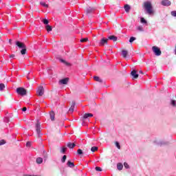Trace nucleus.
Here are the masks:
<instances>
[{"label": "nucleus", "instance_id": "obj_21", "mask_svg": "<svg viewBox=\"0 0 176 176\" xmlns=\"http://www.w3.org/2000/svg\"><path fill=\"white\" fill-rule=\"evenodd\" d=\"M45 30L47 31V32H50V31L53 30V28L50 25H46Z\"/></svg>", "mask_w": 176, "mask_h": 176}, {"label": "nucleus", "instance_id": "obj_30", "mask_svg": "<svg viewBox=\"0 0 176 176\" xmlns=\"http://www.w3.org/2000/svg\"><path fill=\"white\" fill-rule=\"evenodd\" d=\"M66 160H67V155H65L63 156V157H62V159H61V162H62L63 163H65V161H66Z\"/></svg>", "mask_w": 176, "mask_h": 176}, {"label": "nucleus", "instance_id": "obj_18", "mask_svg": "<svg viewBox=\"0 0 176 176\" xmlns=\"http://www.w3.org/2000/svg\"><path fill=\"white\" fill-rule=\"evenodd\" d=\"M67 146H68L70 149H74V146H76V144H75V143L69 142V143H67Z\"/></svg>", "mask_w": 176, "mask_h": 176}, {"label": "nucleus", "instance_id": "obj_50", "mask_svg": "<svg viewBox=\"0 0 176 176\" xmlns=\"http://www.w3.org/2000/svg\"><path fill=\"white\" fill-rule=\"evenodd\" d=\"M139 72L140 74H143L142 71H140Z\"/></svg>", "mask_w": 176, "mask_h": 176}, {"label": "nucleus", "instance_id": "obj_47", "mask_svg": "<svg viewBox=\"0 0 176 176\" xmlns=\"http://www.w3.org/2000/svg\"><path fill=\"white\" fill-rule=\"evenodd\" d=\"M10 58H14V54H12L10 56Z\"/></svg>", "mask_w": 176, "mask_h": 176}, {"label": "nucleus", "instance_id": "obj_5", "mask_svg": "<svg viewBox=\"0 0 176 176\" xmlns=\"http://www.w3.org/2000/svg\"><path fill=\"white\" fill-rule=\"evenodd\" d=\"M16 93L19 94V96H25L27 94V90L23 87H19L16 89Z\"/></svg>", "mask_w": 176, "mask_h": 176}, {"label": "nucleus", "instance_id": "obj_1", "mask_svg": "<svg viewBox=\"0 0 176 176\" xmlns=\"http://www.w3.org/2000/svg\"><path fill=\"white\" fill-rule=\"evenodd\" d=\"M144 8L147 14H149L150 16L154 14L155 12L153 11V7L152 6V3H151V1H145L144 3Z\"/></svg>", "mask_w": 176, "mask_h": 176}, {"label": "nucleus", "instance_id": "obj_22", "mask_svg": "<svg viewBox=\"0 0 176 176\" xmlns=\"http://www.w3.org/2000/svg\"><path fill=\"white\" fill-rule=\"evenodd\" d=\"M60 63H63V64H65L67 67H71V63L65 61L64 59H60Z\"/></svg>", "mask_w": 176, "mask_h": 176}, {"label": "nucleus", "instance_id": "obj_41", "mask_svg": "<svg viewBox=\"0 0 176 176\" xmlns=\"http://www.w3.org/2000/svg\"><path fill=\"white\" fill-rule=\"evenodd\" d=\"M124 166L126 168H130V166H129V164H127V162H124Z\"/></svg>", "mask_w": 176, "mask_h": 176}, {"label": "nucleus", "instance_id": "obj_9", "mask_svg": "<svg viewBox=\"0 0 176 176\" xmlns=\"http://www.w3.org/2000/svg\"><path fill=\"white\" fill-rule=\"evenodd\" d=\"M161 5L163 6H170L171 5V1L169 0H162L161 2Z\"/></svg>", "mask_w": 176, "mask_h": 176}, {"label": "nucleus", "instance_id": "obj_20", "mask_svg": "<svg viewBox=\"0 0 176 176\" xmlns=\"http://www.w3.org/2000/svg\"><path fill=\"white\" fill-rule=\"evenodd\" d=\"M124 9L125 12H130V9H131V8L129 6V4H126L124 6Z\"/></svg>", "mask_w": 176, "mask_h": 176}, {"label": "nucleus", "instance_id": "obj_6", "mask_svg": "<svg viewBox=\"0 0 176 176\" xmlns=\"http://www.w3.org/2000/svg\"><path fill=\"white\" fill-rule=\"evenodd\" d=\"M154 144L155 145H158L159 146H162V145H167L168 142H167L165 140H155L153 141Z\"/></svg>", "mask_w": 176, "mask_h": 176}, {"label": "nucleus", "instance_id": "obj_42", "mask_svg": "<svg viewBox=\"0 0 176 176\" xmlns=\"http://www.w3.org/2000/svg\"><path fill=\"white\" fill-rule=\"evenodd\" d=\"M4 122H5L6 123H9L10 119L8 118V117H6V118H4Z\"/></svg>", "mask_w": 176, "mask_h": 176}, {"label": "nucleus", "instance_id": "obj_44", "mask_svg": "<svg viewBox=\"0 0 176 176\" xmlns=\"http://www.w3.org/2000/svg\"><path fill=\"white\" fill-rule=\"evenodd\" d=\"M26 146H27L28 148L31 147V142H28L26 143Z\"/></svg>", "mask_w": 176, "mask_h": 176}, {"label": "nucleus", "instance_id": "obj_8", "mask_svg": "<svg viewBox=\"0 0 176 176\" xmlns=\"http://www.w3.org/2000/svg\"><path fill=\"white\" fill-rule=\"evenodd\" d=\"M43 93H45V89H43V87H39L37 90L38 96H43Z\"/></svg>", "mask_w": 176, "mask_h": 176}, {"label": "nucleus", "instance_id": "obj_23", "mask_svg": "<svg viewBox=\"0 0 176 176\" xmlns=\"http://www.w3.org/2000/svg\"><path fill=\"white\" fill-rule=\"evenodd\" d=\"M127 54H128V52L126 50H123L122 51V57H124V58H126V57H127Z\"/></svg>", "mask_w": 176, "mask_h": 176}, {"label": "nucleus", "instance_id": "obj_25", "mask_svg": "<svg viewBox=\"0 0 176 176\" xmlns=\"http://www.w3.org/2000/svg\"><path fill=\"white\" fill-rule=\"evenodd\" d=\"M140 23H142V24H148V21H146L144 17L140 18Z\"/></svg>", "mask_w": 176, "mask_h": 176}, {"label": "nucleus", "instance_id": "obj_39", "mask_svg": "<svg viewBox=\"0 0 176 176\" xmlns=\"http://www.w3.org/2000/svg\"><path fill=\"white\" fill-rule=\"evenodd\" d=\"M95 170H96V171H102V168H101L100 166H96V167L95 168Z\"/></svg>", "mask_w": 176, "mask_h": 176}, {"label": "nucleus", "instance_id": "obj_29", "mask_svg": "<svg viewBox=\"0 0 176 176\" xmlns=\"http://www.w3.org/2000/svg\"><path fill=\"white\" fill-rule=\"evenodd\" d=\"M91 152H96V151H98V147L97 146H93L91 148Z\"/></svg>", "mask_w": 176, "mask_h": 176}, {"label": "nucleus", "instance_id": "obj_11", "mask_svg": "<svg viewBox=\"0 0 176 176\" xmlns=\"http://www.w3.org/2000/svg\"><path fill=\"white\" fill-rule=\"evenodd\" d=\"M68 78H65L63 79L60 80L59 83H60V85H67L68 83Z\"/></svg>", "mask_w": 176, "mask_h": 176}, {"label": "nucleus", "instance_id": "obj_14", "mask_svg": "<svg viewBox=\"0 0 176 176\" xmlns=\"http://www.w3.org/2000/svg\"><path fill=\"white\" fill-rule=\"evenodd\" d=\"M87 14H90V13H93L94 12V8L91 7H89L87 8Z\"/></svg>", "mask_w": 176, "mask_h": 176}, {"label": "nucleus", "instance_id": "obj_7", "mask_svg": "<svg viewBox=\"0 0 176 176\" xmlns=\"http://www.w3.org/2000/svg\"><path fill=\"white\" fill-rule=\"evenodd\" d=\"M105 45H108V38H102L99 42V45L105 46Z\"/></svg>", "mask_w": 176, "mask_h": 176}, {"label": "nucleus", "instance_id": "obj_48", "mask_svg": "<svg viewBox=\"0 0 176 176\" xmlns=\"http://www.w3.org/2000/svg\"><path fill=\"white\" fill-rule=\"evenodd\" d=\"M9 43H10V45H12V39L9 40Z\"/></svg>", "mask_w": 176, "mask_h": 176}, {"label": "nucleus", "instance_id": "obj_35", "mask_svg": "<svg viewBox=\"0 0 176 176\" xmlns=\"http://www.w3.org/2000/svg\"><path fill=\"white\" fill-rule=\"evenodd\" d=\"M77 153H78V155H83V151H82V149L79 148L77 151Z\"/></svg>", "mask_w": 176, "mask_h": 176}, {"label": "nucleus", "instance_id": "obj_10", "mask_svg": "<svg viewBox=\"0 0 176 176\" xmlns=\"http://www.w3.org/2000/svg\"><path fill=\"white\" fill-rule=\"evenodd\" d=\"M108 41H113V42H116L118 41V37L114 35L109 36L107 38Z\"/></svg>", "mask_w": 176, "mask_h": 176}, {"label": "nucleus", "instance_id": "obj_28", "mask_svg": "<svg viewBox=\"0 0 176 176\" xmlns=\"http://www.w3.org/2000/svg\"><path fill=\"white\" fill-rule=\"evenodd\" d=\"M65 152H67V147H62L61 150H60V153L65 154Z\"/></svg>", "mask_w": 176, "mask_h": 176}, {"label": "nucleus", "instance_id": "obj_26", "mask_svg": "<svg viewBox=\"0 0 176 176\" xmlns=\"http://www.w3.org/2000/svg\"><path fill=\"white\" fill-rule=\"evenodd\" d=\"M137 30L140 32H144V28L142 25L138 26Z\"/></svg>", "mask_w": 176, "mask_h": 176}, {"label": "nucleus", "instance_id": "obj_40", "mask_svg": "<svg viewBox=\"0 0 176 176\" xmlns=\"http://www.w3.org/2000/svg\"><path fill=\"white\" fill-rule=\"evenodd\" d=\"M170 14H171V16H173V17H176V11L175 10V11H172L171 12H170Z\"/></svg>", "mask_w": 176, "mask_h": 176}, {"label": "nucleus", "instance_id": "obj_4", "mask_svg": "<svg viewBox=\"0 0 176 176\" xmlns=\"http://www.w3.org/2000/svg\"><path fill=\"white\" fill-rule=\"evenodd\" d=\"M35 129L38 137H41L42 133H41V122H39V120H36Z\"/></svg>", "mask_w": 176, "mask_h": 176}, {"label": "nucleus", "instance_id": "obj_32", "mask_svg": "<svg viewBox=\"0 0 176 176\" xmlns=\"http://www.w3.org/2000/svg\"><path fill=\"white\" fill-rule=\"evenodd\" d=\"M50 119L51 120H54V112L50 113Z\"/></svg>", "mask_w": 176, "mask_h": 176}, {"label": "nucleus", "instance_id": "obj_49", "mask_svg": "<svg viewBox=\"0 0 176 176\" xmlns=\"http://www.w3.org/2000/svg\"><path fill=\"white\" fill-rule=\"evenodd\" d=\"M175 54L176 55V45L175 47Z\"/></svg>", "mask_w": 176, "mask_h": 176}, {"label": "nucleus", "instance_id": "obj_12", "mask_svg": "<svg viewBox=\"0 0 176 176\" xmlns=\"http://www.w3.org/2000/svg\"><path fill=\"white\" fill-rule=\"evenodd\" d=\"M131 75L133 76L134 79H137L138 78V74H137V71L133 70L131 72Z\"/></svg>", "mask_w": 176, "mask_h": 176}, {"label": "nucleus", "instance_id": "obj_45", "mask_svg": "<svg viewBox=\"0 0 176 176\" xmlns=\"http://www.w3.org/2000/svg\"><path fill=\"white\" fill-rule=\"evenodd\" d=\"M43 154L44 157H47V153H46L45 151H44L43 152Z\"/></svg>", "mask_w": 176, "mask_h": 176}, {"label": "nucleus", "instance_id": "obj_13", "mask_svg": "<svg viewBox=\"0 0 176 176\" xmlns=\"http://www.w3.org/2000/svg\"><path fill=\"white\" fill-rule=\"evenodd\" d=\"M75 105H76L75 102H72V106H71V107L69 109V112L70 113H72V112H74V109H75Z\"/></svg>", "mask_w": 176, "mask_h": 176}, {"label": "nucleus", "instance_id": "obj_27", "mask_svg": "<svg viewBox=\"0 0 176 176\" xmlns=\"http://www.w3.org/2000/svg\"><path fill=\"white\" fill-rule=\"evenodd\" d=\"M43 24H45V25H49V20H47V19H43Z\"/></svg>", "mask_w": 176, "mask_h": 176}, {"label": "nucleus", "instance_id": "obj_37", "mask_svg": "<svg viewBox=\"0 0 176 176\" xmlns=\"http://www.w3.org/2000/svg\"><path fill=\"white\" fill-rule=\"evenodd\" d=\"M116 146L118 148V149H120V144L119 142H116Z\"/></svg>", "mask_w": 176, "mask_h": 176}, {"label": "nucleus", "instance_id": "obj_16", "mask_svg": "<svg viewBox=\"0 0 176 176\" xmlns=\"http://www.w3.org/2000/svg\"><path fill=\"white\" fill-rule=\"evenodd\" d=\"M88 118H93V114L90 113H85L83 116L84 119H88Z\"/></svg>", "mask_w": 176, "mask_h": 176}, {"label": "nucleus", "instance_id": "obj_36", "mask_svg": "<svg viewBox=\"0 0 176 176\" xmlns=\"http://www.w3.org/2000/svg\"><path fill=\"white\" fill-rule=\"evenodd\" d=\"M87 41H89V38H81L80 41L81 43H83V42H87Z\"/></svg>", "mask_w": 176, "mask_h": 176}, {"label": "nucleus", "instance_id": "obj_34", "mask_svg": "<svg viewBox=\"0 0 176 176\" xmlns=\"http://www.w3.org/2000/svg\"><path fill=\"white\" fill-rule=\"evenodd\" d=\"M3 89H5V84L1 83L0 84V90L2 91V90H3Z\"/></svg>", "mask_w": 176, "mask_h": 176}, {"label": "nucleus", "instance_id": "obj_24", "mask_svg": "<svg viewBox=\"0 0 176 176\" xmlns=\"http://www.w3.org/2000/svg\"><path fill=\"white\" fill-rule=\"evenodd\" d=\"M94 80H96V82H99L100 83L102 82V80H101V78H100V77L98 76H94Z\"/></svg>", "mask_w": 176, "mask_h": 176}, {"label": "nucleus", "instance_id": "obj_17", "mask_svg": "<svg viewBox=\"0 0 176 176\" xmlns=\"http://www.w3.org/2000/svg\"><path fill=\"white\" fill-rule=\"evenodd\" d=\"M36 162L37 164H42L43 163V159L42 157H37Z\"/></svg>", "mask_w": 176, "mask_h": 176}, {"label": "nucleus", "instance_id": "obj_46", "mask_svg": "<svg viewBox=\"0 0 176 176\" xmlns=\"http://www.w3.org/2000/svg\"><path fill=\"white\" fill-rule=\"evenodd\" d=\"M23 112H25L27 111V107H23L22 109Z\"/></svg>", "mask_w": 176, "mask_h": 176}, {"label": "nucleus", "instance_id": "obj_33", "mask_svg": "<svg viewBox=\"0 0 176 176\" xmlns=\"http://www.w3.org/2000/svg\"><path fill=\"white\" fill-rule=\"evenodd\" d=\"M40 3L42 6H44V8H49V6L45 2H41Z\"/></svg>", "mask_w": 176, "mask_h": 176}, {"label": "nucleus", "instance_id": "obj_3", "mask_svg": "<svg viewBox=\"0 0 176 176\" xmlns=\"http://www.w3.org/2000/svg\"><path fill=\"white\" fill-rule=\"evenodd\" d=\"M152 51L154 53L155 56H162V51L160 50V48L159 47L153 46Z\"/></svg>", "mask_w": 176, "mask_h": 176}, {"label": "nucleus", "instance_id": "obj_43", "mask_svg": "<svg viewBox=\"0 0 176 176\" xmlns=\"http://www.w3.org/2000/svg\"><path fill=\"white\" fill-rule=\"evenodd\" d=\"M171 105H173V107H175L176 105V101L175 100H171Z\"/></svg>", "mask_w": 176, "mask_h": 176}, {"label": "nucleus", "instance_id": "obj_15", "mask_svg": "<svg viewBox=\"0 0 176 176\" xmlns=\"http://www.w3.org/2000/svg\"><path fill=\"white\" fill-rule=\"evenodd\" d=\"M67 166L68 167H70V168H74V167H75V164H74V162H72L71 161H68L67 163Z\"/></svg>", "mask_w": 176, "mask_h": 176}, {"label": "nucleus", "instance_id": "obj_2", "mask_svg": "<svg viewBox=\"0 0 176 176\" xmlns=\"http://www.w3.org/2000/svg\"><path fill=\"white\" fill-rule=\"evenodd\" d=\"M15 45L19 47V49H21V54L24 56L27 53V47L25 46V44L22 43L21 41H16L15 42Z\"/></svg>", "mask_w": 176, "mask_h": 176}, {"label": "nucleus", "instance_id": "obj_38", "mask_svg": "<svg viewBox=\"0 0 176 176\" xmlns=\"http://www.w3.org/2000/svg\"><path fill=\"white\" fill-rule=\"evenodd\" d=\"M6 144V142L4 140H0V146L1 145H5Z\"/></svg>", "mask_w": 176, "mask_h": 176}, {"label": "nucleus", "instance_id": "obj_19", "mask_svg": "<svg viewBox=\"0 0 176 176\" xmlns=\"http://www.w3.org/2000/svg\"><path fill=\"white\" fill-rule=\"evenodd\" d=\"M117 168L118 170H119L120 171L123 170V164L120 162L117 164Z\"/></svg>", "mask_w": 176, "mask_h": 176}, {"label": "nucleus", "instance_id": "obj_31", "mask_svg": "<svg viewBox=\"0 0 176 176\" xmlns=\"http://www.w3.org/2000/svg\"><path fill=\"white\" fill-rule=\"evenodd\" d=\"M135 37H134V36H131V37H130V38H129V42H130V43H133V42H134V41H135Z\"/></svg>", "mask_w": 176, "mask_h": 176}]
</instances>
